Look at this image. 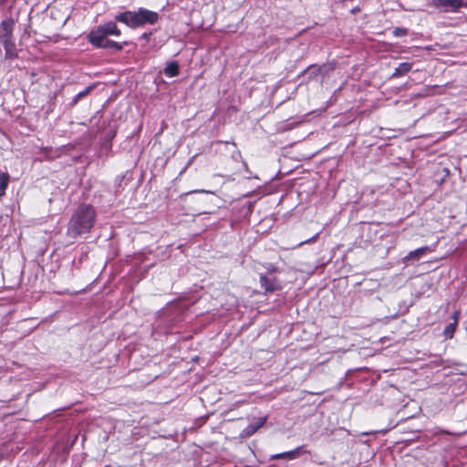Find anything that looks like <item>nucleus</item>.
Instances as JSON below:
<instances>
[{
	"label": "nucleus",
	"instance_id": "f257e3e1",
	"mask_svg": "<svg viewBox=\"0 0 467 467\" xmlns=\"http://www.w3.org/2000/svg\"><path fill=\"white\" fill-rule=\"evenodd\" d=\"M97 222V211L92 204L81 203L72 213L66 234L76 240L84 234H89Z\"/></svg>",
	"mask_w": 467,
	"mask_h": 467
},
{
	"label": "nucleus",
	"instance_id": "f03ea898",
	"mask_svg": "<svg viewBox=\"0 0 467 467\" xmlns=\"http://www.w3.org/2000/svg\"><path fill=\"white\" fill-rule=\"evenodd\" d=\"M117 22L122 23L130 28L154 25L159 20L157 12L140 7L138 11H124L115 16Z\"/></svg>",
	"mask_w": 467,
	"mask_h": 467
},
{
	"label": "nucleus",
	"instance_id": "7ed1b4c3",
	"mask_svg": "<svg viewBox=\"0 0 467 467\" xmlns=\"http://www.w3.org/2000/svg\"><path fill=\"white\" fill-rule=\"evenodd\" d=\"M88 42L97 48L114 49L121 51L125 46L130 43L128 41L116 42L108 38V36H88Z\"/></svg>",
	"mask_w": 467,
	"mask_h": 467
},
{
	"label": "nucleus",
	"instance_id": "20e7f679",
	"mask_svg": "<svg viewBox=\"0 0 467 467\" xmlns=\"http://www.w3.org/2000/svg\"><path fill=\"white\" fill-rule=\"evenodd\" d=\"M431 5L444 12H456L464 6L462 0H431Z\"/></svg>",
	"mask_w": 467,
	"mask_h": 467
},
{
	"label": "nucleus",
	"instance_id": "39448f33",
	"mask_svg": "<svg viewBox=\"0 0 467 467\" xmlns=\"http://www.w3.org/2000/svg\"><path fill=\"white\" fill-rule=\"evenodd\" d=\"M121 31L118 27L115 22H108L104 25H100L98 26L96 30L91 31L88 36H120Z\"/></svg>",
	"mask_w": 467,
	"mask_h": 467
},
{
	"label": "nucleus",
	"instance_id": "423d86ee",
	"mask_svg": "<svg viewBox=\"0 0 467 467\" xmlns=\"http://www.w3.org/2000/svg\"><path fill=\"white\" fill-rule=\"evenodd\" d=\"M306 453L310 454V451L306 450V445H301V446L295 448L294 450L272 455L271 460L283 459V460L291 461V460L299 458L300 456L306 454Z\"/></svg>",
	"mask_w": 467,
	"mask_h": 467
},
{
	"label": "nucleus",
	"instance_id": "0eeeda50",
	"mask_svg": "<svg viewBox=\"0 0 467 467\" xmlns=\"http://www.w3.org/2000/svg\"><path fill=\"white\" fill-rule=\"evenodd\" d=\"M259 282L265 294L274 293L283 288L281 281L276 277H268L265 275H261Z\"/></svg>",
	"mask_w": 467,
	"mask_h": 467
},
{
	"label": "nucleus",
	"instance_id": "6e6552de",
	"mask_svg": "<svg viewBox=\"0 0 467 467\" xmlns=\"http://www.w3.org/2000/svg\"><path fill=\"white\" fill-rule=\"evenodd\" d=\"M1 43L5 49V59L12 61L18 57V50L14 36L1 40Z\"/></svg>",
	"mask_w": 467,
	"mask_h": 467
},
{
	"label": "nucleus",
	"instance_id": "1a4fd4ad",
	"mask_svg": "<svg viewBox=\"0 0 467 467\" xmlns=\"http://www.w3.org/2000/svg\"><path fill=\"white\" fill-rule=\"evenodd\" d=\"M431 252H432V249L428 245L417 248L414 251H410L405 257H403L402 262L405 265H408L410 261H418L421 256Z\"/></svg>",
	"mask_w": 467,
	"mask_h": 467
},
{
	"label": "nucleus",
	"instance_id": "9d476101",
	"mask_svg": "<svg viewBox=\"0 0 467 467\" xmlns=\"http://www.w3.org/2000/svg\"><path fill=\"white\" fill-rule=\"evenodd\" d=\"M15 21L13 18H6L0 24V40L13 37Z\"/></svg>",
	"mask_w": 467,
	"mask_h": 467
},
{
	"label": "nucleus",
	"instance_id": "9b49d317",
	"mask_svg": "<svg viewBox=\"0 0 467 467\" xmlns=\"http://www.w3.org/2000/svg\"><path fill=\"white\" fill-rule=\"evenodd\" d=\"M266 422V417L259 418L255 422L250 423L243 430V436L245 438L254 435Z\"/></svg>",
	"mask_w": 467,
	"mask_h": 467
},
{
	"label": "nucleus",
	"instance_id": "f8f14e48",
	"mask_svg": "<svg viewBox=\"0 0 467 467\" xmlns=\"http://www.w3.org/2000/svg\"><path fill=\"white\" fill-rule=\"evenodd\" d=\"M412 68V63L409 62H403L400 63L398 67L395 68L394 72L392 73V78H398L402 76H405L407 73H409Z\"/></svg>",
	"mask_w": 467,
	"mask_h": 467
},
{
	"label": "nucleus",
	"instance_id": "ddd939ff",
	"mask_svg": "<svg viewBox=\"0 0 467 467\" xmlns=\"http://www.w3.org/2000/svg\"><path fill=\"white\" fill-rule=\"evenodd\" d=\"M326 66L323 65V66H318L317 64H312L310 66H308L303 72H302V75L304 74H308L309 77L308 78H316L317 75L321 74L323 72V69Z\"/></svg>",
	"mask_w": 467,
	"mask_h": 467
},
{
	"label": "nucleus",
	"instance_id": "4468645a",
	"mask_svg": "<svg viewBox=\"0 0 467 467\" xmlns=\"http://www.w3.org/2000/svg\"><path fill=\"white\" fill-rule=\"evenodd\" d=\"M180 73V66L177 61L170 62L164 69V74L167 77L173 78Z\"/></svg>",
	"mask_w": 467,
	"mask_h": 467
},
{
	"label": "nucleus",
	"instance_id": "2eb2a0df",
	"mask_svg": "<svg viewBox=\"0 0 467 467\" xmlns=\"http://www.w3.org/2000/svg\"><path fill=\"white\" fill-rule=\"evenodd\" d=\"M10 176L7 172H0V197L5 194Z\"/></svg>",
	"mask_w": 467,
	"mask_h": 467
},
{
	"label": "nucleus",
	"instance_id": "dca6fc26",
	"mask_svg": "<svg viewBox=\"0 0 467 467\" xmlns=\"http://www.w3.org/2000/svg\"><path fill=\"white\" fill-rule=\"evenodd\" d=\"M458 327V321H453L452 323H450L444 329L443 335L447 338H452L454 336V333L456 331V328Z\"/></svg>",
	"mask_w": 467,
	"mask_h": 467
},
{
	"label": "nucleus",
	"instance_id": "f3484780",
	"mask_svg": "<svg viewBox=\"0 0 467 467\" xmlns=\"http://www.w3.org/2000/svg\"><path fill=\"white\" fill-rule=\"evenodd\" d=\"M408 29L405 27H395L392 34L396 37H402L408 35Z\"/></svg>",
	"mask_w": 467,
	"mask_h": 467
},
{
	"label": "nucleus",
	"instance_id": "a211bd4d",
	"mask_svg": "<svg viewBox=\"0 0 467 467\" xmlns=\"http://www.w3.org/2000/svg\"><path fill=\"white\" fill-rule=\"evenodd\" d=\"M93 88H94V85H90V86L87 87L84 90H82L77 94V99H83L84 97L88 96V94H90V92L93 90Z\"/></svg>",
	"mask_w": 467,
	"mask_h": 467
},
{
	"label": "nucleus",
	"instance_id": "6ab92c4d",
	"mask_svg": "<svg viewBox=\"0 0 467 467\" xmlns=\"http://www.w3.org/2000/svg\"><path fill=\"white\" fill-rule=\"evenodd\" d=\"M318 238V234H315L313 237L307 239V240H305V241H302L299 243V245H302L304 244H311V243H315Z\"/></svg>",
	"mask_w": 467,
	"mask_h": 467
},
{
	"label": "nucleus",
	"instance_id": "aec40b11",
	"mask_svg": "<svg viewBox=\"0 0 467 467\" xmlns=\"http://www.w3.org/2000/svg\"><path fill=\"white\" fill-rule=\"evenodd\" d=\"M267 269L269 273H275L278 271V268L275 265H270Z\"/></svg>",
	"mask_w": 467,
	"mask_h": 467
},
{
	"label": "nucleus",
	"instance_id": "412c9836",
	"mask_svg": "<svg viewBox=\"0 0 467 467\" xmlns=\"http://www.w3.org/2000/svg\"><path fill=\"white\" fill-rule=\"evenodd\" d=\"M80 99H77V95H76V96L73 98V99H72V101H71V103H70L71 107H74L75 105H77V104H78V102Z\"/></svg>",
	"mask_w": 467,
	"mask_h": 467
},
{
	"label": "nucleus",
	"instance_id": "4be33fe9",
	"mask_svg": "<svg viewBox=\"0 0 467 467\" xmlns=\"http://www.w3.org/2000/svg\"><path fill=\"white\" fill-rule=\"evenodd\" d=\"M459 315H460L459 311H454L453 312V315H452L453 321H458L459 320Z\"/></svg>",
	"mask_w": 467,
	"mask_h": 467
},
{
	"label": "nucleus",
	"instance_id": "5701e85b",
	"mask_svg": "<svg viewBox=\"0 0 467 467\" xmlns=\"http://www.w3.org/2000/svg\"><path fill=\"white\" fill-rule=\"evenodd\" d=\"M150 33H144L142 35V37L145 38V39H149L150 38Z\"/></svg>",
	"mask_w": 467,
	"mask_h": 467
},
{
	"label": "nucleus",
	"instance_id": "b1692460",
	"mask_svg": "<svg viewBox=\"0 0 467 467\" xmlns=\"http://www.w3.org/2000/svg\"><path fill=\"white\" fill-rule=\"evenodd\" d=\"M464 7H467V2L464 3Z\"/></svg>",
	"mask_w": 467,
	"mask_h": 467
}]
</instances>
